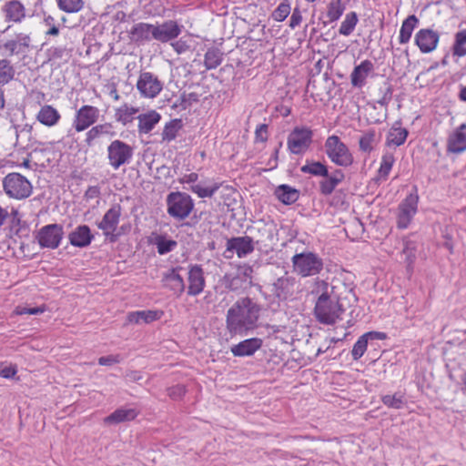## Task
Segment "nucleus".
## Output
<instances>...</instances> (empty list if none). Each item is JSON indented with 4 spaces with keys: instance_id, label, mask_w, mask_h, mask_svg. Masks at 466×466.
<instances>
[{
    "instance_id": "31",
    "label": "nucleus",
    "mask_w": 466,
    "mask_h": 466,
    "mask_svg": "<svg viewBox=\"0 0 466 466\" xmlns=\"http://www.w3.org/2000/svg\"><path fill=\"white\" fill-rule=\"evenodd\" d=\"M29 232V227L25 221H23L19 216L17 210H13L11 213V219L9 221L8 233L6 234L9 238L14 236L23 237L27 236Z\"/></svg>"
},
{
    "instance_id": "24",
    "label": "nucleus",
    "mask_w": 466,
    "mask_h": 466,
    "mask_svg": "<svg viewBox=\"0 0 466 466\" xmlns=\"http://www.w3.org/2000/svg\"><path fill=\"white\" fill-rule=\"evenodd\" d=\"M69 242L76 248H86L94 239V235L87 225H79L68 235Z\"/></svg>"
},
{
    "instance_id": "33",
    "label": "nucleus",
    "mask_w": 466,
    "mask_h": 466,
    "mask_svg": "<svg viewBox=\"0 0 466 466\" xmlns=\"http://www.w3.org/2000/svg\"><path fill=\"white\" fill-rule=\"evenodd\" d=\"M138 411L136 409L119 408L105 418L107 424H118L125 421H130L137 418Z\"/></svg>"
},
{
    "instance_id": "36",
    "label": "nucleus",
    "mask_w": 466,
    "mask_h": 466,
    "mask_svg": "<svg viewBox=\"0 0 466 466\" xmlns=\"http://www.w3.org/2000/svg\"><path fill=\"white\" fill-rule=\"evenodd\" d=\"M160 115L152 110L147 114H141L137 116L138 119V132L140 134L149 133L154 127L159 122Z\"/></svg>"
},
{
    "instance_id": "64",
    "label": "nucleus",
    "mask_w": 466,
    "mask_h": 466,
    "mask_svg": "<svg viewBox=\"0 0 466 466\" xmlns=\"http://www.w3.org/2000/svg\"><path fill=\"white\" fill-rule=\"evenodd\" d=\"M17 373L16 366L10 365L0 370V376L5 379H12Z\"/></svg>"
},
{
    "instance_id": "54",
    "label": "nucleus",
    "mask_w": 466,
    "mask_h": 466,
    "mask_svg": "<svg viewBox=\"0 0 466 466\" xmlns=\"http://www.w3.org/2000/svg\"><path fill=\"white\" fill-rule=\"evenodd\" d=\"M46 55L49 61L52 60H65L67 61L70 57L69 51L65 46H52L46 50Z\"/></svg>"
},
{
    "instance_id": "61",
    "label": "nucleus",
    "mask_w": 466,
    "mask_h": 466,
    "mask_svg": "<svg viewBox=\"0 0 466 466\" xmlns=\"http://www.w3.org/2000/svg\"><path fill=\"white\" fill-rule=\"evenodd\" d=\"M392 95H393V87L391 85H388L382 94V96L377 101V103L379 105H380L381 106L387 107L392 99Z\"/></svg>"
},
{
    "instance_id": "60",
    "label": "nucleus",
    "mask_w": 466,
    "mask_h": 466,
    "mask_svg": "<svg viewBox=\"0 0 466 466\" xmlns=\"http://www.w3.org/2000/svg\"><path fill=\"white\" fill-rule=\"evenodd\" d=\"M122 360L120 355H107L100 357L97 360L101 366H112L113 364L119 363Z\"/></svg>"
},
{
    "instance_id": "11",
    "label": "nucleus",
    "mask_w": 466,
    "mask_h": 466,
    "mask_svg": "<svg viewBox=\"0 0 466 466\" xmlns=\"http://www.w3.org/2000/svg\"><path fill=\"white\" fill-rule=\"evenodd\" d=\"M122 208L119 204H114L105 213L102 220L98 222L97 228L103 231L104 236L110 240L116 242L119 234L115 233L120 220Z\"/></svg>"
},
{
    "instance_id": "39",
    "label": "nucleus",
    "mask_w": 466,
    "mask_h": 466,
    "mask_svg": "<svg viewBox=\"0 0 466 466\" xmlns=\"http://www.w3.org/2000/svg\"><path fill=\"white\" fill-rule=\"evenodd\" d=\"M221 183L213 182L208 184L207 182H200L198 184L191 185L189 190L197 194L198 198H211L221 187Z\"/></svg>"
},
{
    "instance_id": "27",
    "label": "nucleus",
    "mask_w": 466,
    "mask_h": 466,
    "mask_svg": "<svg viewBox=\"0 0 466 466\" xmlns=\"http://www.w3.org/2000/svg\"><path fill=\"white\" fill-rule=\"evenodd\" d=\"M374 66L370 60H363L356 66L350 74V83L354 87H362L366 83V78L373 71Z\"/></svg>"
},
{
    "instance_id": "19",
    "label": "nucleus",
    "mask_w": 466,
    "mask_h": 466,
    "mask_svg": "<svg viewBox=\"0 0 466 466\" xmlns=\"http://www.w3.org/2000/svg\"><path fill=\"white\" fill-rule=\"evenodd\" d=\"M254 241L251 237H233L227 240V251L236 252L242 258L254 251Z\"/></svg>"
},
{
    "instance_id": "17",
    "label": "nucleus",
    "mask_w": 466,
    "mask_h": 466,
    "mask_svg": "<svg viewBox=\"0 0 466 466\" xmlns=\"http://www.w3.org/2000/svg\"><path fill=\"white\" fill-rule=\"evenodd\" d=\"M187 281L188 296H198L204 290L206 286V279L204 276V270L201 265L195 264L189 266Z\"/></svg>"
},
{
    "instance_id": "7",
    "label": "nucleus",
    "mask_w": 466,
    "mask_h": 466,
    "mask_svg": "<svg viewBox=\"0 0 466 466\" xmlns=\"http://www.w3.org/2000/svg\"><path fill=\"white\" fill-rule=\"evenodd\" d=\"M109 166L117 170L120 167L131 162L134 155V148L127 143L115 139L106 148Z\"/></svg>"
},
{
    "instance_id": "53",
    "label": "nucleus",
    "mask_w": 466,
    "mask_h": 466,
    "mask_svg": "<svg viewBox=\"0 0 466 466\" xmlns=\"http://www.w3.org/2000/svg\"><path fill=\"white\" fill-rule=\"evenodd\" d=\"M382 403L388 408L400 410L404 406L403 396L399 393H395L393 395H383L381 397Z\"/></svg>"
},
{
    "instance_id": "32",
    "label": "nucleus",
    "mask_w": 466,
    "mask_h": 466,
    "mask_svg": "<svg viewBox=\"0 0 466 466\" xmlns=\"http://www.w3.org/2000/svg\"><path fill=\"white\" fill-rule=\"evenodd\" d=\"M149 242L157 247L159 255H166L177 247V242L167 238L166 234L152 233Z\"/></svg>"
},
{
    "instance_id": "49",
    "label": "nucleus",
    "mask_w": 466,
    "mask_h": 466,
    "mask_svg": "<svg viewBox=\"0 0 466 466\" xmlns=\"http://www.w3.org/2000/svg\"><path fill=\"white\" fill-rule=\"evenodd\" d=\"M60 10L66 13H77L83 6V0H56Z\"/></svg>"
},
{
    "instance_id": "41",
    "label": "nucleus",
    "mask_w": 466,
    "mask_h": 466,
    "mask_svg": "<svg viewBox=\"0 0 466 466\" xmlns=\"http://www.w3.org/2000/svg\"><path fill=\"white\" fill-rule=\"evenodd\" d=\"M15 76V68L8 58L0 59V86L11 82Z\"/></svg>"
},
{
    "instance_id": "51",
    "label": "nucleus",
    "mask_w": 466,
    "mask_h": 466,
    "mask_svg": "<svg viewBox=\"0 0 466 466\" xmlns=\"http://www.w3.org/2000/svg\"><path fill=\"white\" fill-rule=\"evenodd\" d=\"M395 162V157L392 153H385L381 157L380 167L379 168V175L381 178L386 179L392 168Z\"/></svg>"
},
{
    "instance_id": "30",
    "label": "nucleus",
    "mask_w": 466,
    "mask_h": 466,
    "mask_svg": "<svg viewBox=\"0 0 466 466\" xmlns=\"http://www.w3.org/2000/svg\"><path fill=\"white\" fill-rule=\"evenodd\" d=\"M104 135L110 137L116 136V132L113 131V126L111 123L93 126L86 134L85 143L87 147H93L95 140Z\"/></svg>"
},
{
    "instance_id": "26",
    "label": "nucleus",
    "mask_w": 466,
    "mask_h": 466,
    "mask_svg": "<svg viewBox=\"0 0 466 466\" xmlns=\"http://www.w3.org/2000/svg\"><path fill=\"white\" fill-rule=\"evenodd\" d=\"M344 178L345 175L341 169L336 168L331 173L329 172L328 177L319 182V193L323 196L331 195Z\"/></svg>"
},
{
    "instance_id": "43",
    "label": "nucleus",
    "mask_w": 466,
    "mask_h": 466,
    "mask_svg": "<svg viewBox=\"0 0 466 466\" xmlns=\"http://www.w3.org/2000/svg\"><path fill=\"white\" fill-rule=\"evenodd\" d=\"M451 52L454 56L462 57L466 56V29L460 30L454 35Z\"/></svg>"
},
{
    "instance_id": "46",
    "label": "nucleus",
    "mask_w": 466,
    "mask_h": 466,
    "mask_svg": "<svg viewBox=\"0 0 466 466\" xmlns=\"http://www.w3.org/2000/svg\"><path fill=\"white\" fill-rule=\"evenodd\" d=\"M181 127V120L180 119H173L166 124L163 132H162V139L164 141L170 142L177 137V131Z\"/></svg>"
},
{
    "instance_id": "20",
    "label": "nucleus",
    "mask_w": 466,
    "mask_h": 466,
    "mask_svg": "<svg viewBox=\"0 0 466 466\" xmlns=\"http://www.w3.org/2000/svg\"><path fill=\"white\" fill-rule=\"evenodd\" d=\"M132 42L141 45L154 40V24L139 22L135 24L128 32Z\"/></svg>"
},
{
    "instance_id": "29",
    "label": "nucleus",
    "mask_w": 466,
    "mask_h": 466,
    "mask_svg": "<svg viewBox=\"0 0 466 466\" xmlns=\"http://www.w3.org/2000/svg\"><path fill=\"white\" fill-rule=\"evenodd\" d=\"M274 196L282 204L289 206L294 204L299 198L300 192L287 184H281L276 187Z\"/></svg>"
},
{
    "instance_id": "25",
    "label": "nucleus",
    "mask_w": 466,
    "mask_h": 466,
    "mask_svg": "<svg viewBox=\"0 0 466 466\" xmlns=\"http://www.w3.org/2000/svg\"><path fill=\"white\" fill-rule=\"evenodd\" d=\"M182 269L181 267L172 268L164 274L163 280L167 287L174 292L177 297H180L185 289L186 285L183 277L178 273Z\"/></svg>"
},
{
    "instance_id": "47",
    "label": "nucleus",
    "mask_w": 466,
    "mask_h": 466,
    "mask_svg": "<svg viewBox=\"0 0 466 466\" xmlns=\"http://www.w3.org/2000/svg\"><path fill=\"white\" fill-rule=\"evenodd\" d=\"M224 284L229 290L238 291L244 288L246 279L245 276H241L240 274H237L235 276L227 274L224 277Z\"/></svg>"
},
{
    "instance_id": "15",
    "label": "nucleus",
    "mask_w": 466,
    "mask_h": 466,
    "mask_svg": "<svg viewBox=\"0 0 466 466\" xmlns=\"http://www.w3.org/2000/svg\"><path fill=\"white\" fill-rule=\"evenodd\" d=\"M182 31V25H179L175 20H167L162 24H154V40L160 43H167L176 39Z\"/></svg>"
},
{
    "instance_id": "18",
    "label": "nucleus",
    "mask_w": 466,
    "mask_h": 466,
    "mask_svg": "<svg viewBox=\"0 0 466 466\" xmlns=\"http://www.w3.org/2000/svg\"><path fill=\"white\" fill-rule=\"evenodd\" d=\"M5 22L20 24L26 17V9L19 0L6 1L1 7Z\"/></svg>"
},
{
    "instance_id": "42",
    "label": "nucleus",
    "mask_w": 466,
    "mask_h": 466,
    "mask_svg": "<svg viewBox=\"0 0 466 466\" xmlns=\"http://www.w3.org/2000/svg\"><path fill=\"white\" fill-rule=\"evenodd\" d=\"M408 135L409 131L406 128L395 127L393 126L389 131L386 144L388 146L394 145L400 147L404 144Z\"/></svg>"
},
{
    "instance_id": "3",
    "label": "nucleus",
    "mask_w": 466,
    "mask_h": 466,
    "mask_svg": "<svg viewBox=\"0 0 466 466\" xmlns=\"http://www.w3.org/2000/svg\"><path fill=\"white\" fill-rule=\"evenodd\" d=\"M166 202L167 214L177 221L186 219L194 208L192 198L185 192H170Z\"/></svg>"
},
{
    "instance_id": "34",
    "label": "nucleus",
    "mask_w": 466,
    "mask_h": 466,
    "mask_svg": "<svg viewBox=\"0 0 466 466\" xmlns=\"http://www.w3.org/2000/svg\"><path fill=\"white\" fill-rule=\"evenodd\" d=\"M161 315L162 312L157 310L132 311L127 314V320L128 323L133 324H139L141 322L147 324L160 319Z\"/></svg>"
},
{
    "instance_id": "8",
    "label": "nucleus",
    "mask_w": 466,
    "mask_h": 466,
    "mask_svg": "<svg viewBox=\"0 0 466 466\" xmlns=\"http://www.w3.org/2000/svg\"><path fill=\"white\" fill-rule=\"evenodd\" d=\"M313 131L305 126L295 127L288 136L287 147L293 155L304 154L312 144Z\"/></svg>"
},
{
    "instance_id": "12",
    "label": "nucleus",
    "mask_w": 466,
    "mask_h": 466,
    "mask_svg": "<svg viewBox=\"0 0 466 466\" xmlns=\"http://www.w3.org/2000/svg\"><path fill=\"white\" fill-rule=\"evenodd\" d=\"M100 110L94 106L84 105L76 111L73 120V127L76 132L86 130L99 118Z\"/></svg>"
},
{
    "instance_id": "14",
    "label": "nucleus",
    "mask_w": 466,
    "mask_h": 466,
    "mask_svg": "<svg viewBox=\"0 0 466 466\" xmlns=\"http://www.w3.org/2000/svg\"><path fill=\"white\" fill-rule=\"evenodd\" d=\"M137 88L143 96L153 98L161 92L163 84L154 74L142 72L137 82Z\"/></svg>"
},
{
    "instance_id": "44",
    "label": "nucleus",
    "mask_w": 466,
    "mask_h": 466,
    "mask_svg": "<svg viewBox=\"0 0 466 466\" xmlns=\"http://www.w3.org/2000/svg\"><path fill=\"white\" fill-rule=\"evenodd\" d=\"M359 18L356 12H350L345 15L344 20L342 21L340 27L339 29V33L342 35H350L355 29L358 24Z\"/></svg>"
},
{
    "instance_id": "59",
    "label": "nucleus",
    "mask_w": 466,
    "mask_h": 466,
    "mask_svg": "<svg viewBox=\"0 0 466 466\" xmlns=\"http://www.w3.org/2000/svg\"><path fill=\"white\" fill-rule=\"evenodd\" d=\"M268 126L267 124H260L255 130V140L257 142H266L268 138Z\"/></svg>"
},
{
    "instance_id": "48",
    "label": "nucleus",
    "mask_w": 466,
    "mask_h": 466,
    "mask_svg": "<svg viewBox=\"0 0 466 466\" xmlns=\"http://www.w3.org/2000/svg\"><path fill=\"white\" fill-rule=\"evenodd\" d=\"M198 101H199V96L197 93H195V92L188 93V94L183 93L179 96V98L174 103L173 107L174 108L179 107L180 109L185 110L187 107H189L193 103H198Z\"/></svg>"
},
{
    "instance_id": "57",
    "label": "nucleus",
    "mask_w": 466,
    "mask_h": 466,
    "mask_svg": "<svg viewBox=\"0 0 466 466\" xmlns=\"http://www.w3.org/2000/svg\"><path fill=\"white\" fill-rule=\"evenodd\" d=\"M258 232L261 236L256 240L257 244L268 246V242H271L273 240V230L271 227L263 225L261 228H258Z\"/></svg>"
},
{
    "instance_id": "50",
    "label": "nucleus",
    "mask_w": 466,
    "mask_h": 466,
    "mask_svg": "<svg viewBox=\"0 0 466 466\" xmlns=\"http://www.w3.org/2000/svg\"><path fill=\"white\" fill-rule=\"evenodd\" d=\"M375 130H369L364 133L359 140L360 150L365 153H370L374 148L373 144L375 142Z\"/></svg>"
},
{
    "instance_id": "22",
    "label": "nucleus",
    "mask_w": 466,
    "mask_h": 466,
    "mask_svg": "<svg viewBox=\"0 0 466 466\" xmlns=\"http://www.w3.org/2000/svg\"><path fill=\"white\" fill-rule=\"evenodd\" d=\"M295 279L283 276L278 278L271 285L270 292L272 296L280 301L286 300L293 293Z\"/></svg>"
},
{
    "instance_id": "4",
    "label": "nucleus",
    "mask_w": 466,
    "mask_h": 466,
    "mask_svg": "<svg viewBox=\"0 0 466 466\" xmlns=\"http://www.w3.org/2000/svg\"><path fill=\"white\" fill-rule=\"evenodd\" d=\"M294 271L303 277L318 275L323 269V259L311 251L295 254L292 258Z\"/></svg>"
},
{
    "instance_id": "13",
    "label": "nucleus",
    "mask_w": 466,
    "mask_h": 466,
    "mask_svg": "<svg viewBox=\"0 0 466 466\" xmlns=\"http://www.w3.org/2000/svg\"><path fill=\"white\" fill-rule=\"evenodd\" d=\"M413 191L410 193L405 199L400 203L399 207V215H398V228H406L412 217L417 212L419 196L417 194V187H413Z\"/></svg>"
},
{
    "instance_id": "10",
    "label": "nucleus",
    "mask_w": 466,
    "mask_h": 466,
    "mask_svg": "<svg viewBox=\"0 0 466 466\" xmlns=\"http://www.w3.org/2000/svg\"><path fill=\"white\" fill-rule=\"evenodd\" d=\"M64 237V228L60 224H49L42 227L35 238L42 248L56 249Z\"/></svg>"
},
{
    "instance_id": "28",
    "label": "nucleus",
    "mask_w": 466,
    "mask_h": 466,
    "mask_svg": "<svg viewBox=\"0 0 466 466\" xmlns=\"http://www.w3.org/2000/svg\"><path fill=\"white\" fill-rule=\"evenodd\" d=\"M448 151L461 153L466 150V124H461L448 139Z\"/></svg>"
},
{
    "instance_id": "6",
    "label": "nucleus",
    "mask_w": 466,
    "mask_h": 466,
    "mask_svg": "<svg viewBox=\"0 0 466 466\" xmlns=\"http://www.w3.org/2000/svg\"><path fill=\"white\" fill-rule=\"evenodd\" d=\"M5 194L15 199L27 198L33 190L31 182L19 173H9L3 180Z\"/></svg>"
},
{
    "instance_id": "23",
    "label": "nucleus",
    "mask_w": 466,
    "mask_h": 466,
    "mask_svg": "<svg viewBox=\"0 0 466 466\" xmlns=\"http://www.w3.org/2000/svg\"><path fill=\"white\" fill-rule=\"evenodd\" d=\"M387 338L385 332L380 331H369L361 335L353 345L351 356L354 360H360L367 350L368 342L370 340H383Z\"/></svg>"
},
{
    "instance_id": "45",
    "label": "nucleus",
    "mask_w": 466,
    "mask_h": 466,
    "mask_svg": "<svg viewBox=\"0 0 466 466\" xmlns=\"http://www.w3.org/2000/svg\"><path fill=\"white\" fill-rule=\"evenodd\" d=\"M345 11V5L342 4V0H332L328 5L327 17L329 23H333L339 19Z\"/></svg>"
},
{
    "instance_id": "35",
    "label": "nucleus",
    "mask_w": 466,
    "mask_h": 466,
    "mask_svg": "<svg viewBox=\"0 0 466 466\" xmlns=\"http://www.w3.org/2000/svg\"><path fill=\"white\" fill-rule=\"evenodd\" d=\"M60 117L59 112L49 105L43 106L36 116V119L46 127L56 125Z\"/></svg>"
},
{
    "instance_id": "40",
    "label": "nucleus",
    "mask_w": 466,
    "mask_h": 466,
    "mask_svg": "<svg viewBox=\"0 0 466 466\" xmlns=\"http://www.w3.org/2000/svg\"><path fill=\"white\" fill-rule=\"evenodd\" d=\"M223 52L216 46L209 47L204 56V65L207 70L217 68L223 61Z\"/></svg>"
},
{
    "instance_id": "63",
    "label": "nucleus",
    "mask_w": 466,
    "mask_h": 466,
    "mask_svg": "<svg viewBox=\"0 0 466 466\" xmlns=\"http://www.w3.org/2000/svg\"><path fill=\"white\" fill-rule=\"evenodd\" d=\"M171 46L177 54H183L190 48L187 41L183 40L182 38L172 43Z\"/></svg>"
},
{
    "instance_id": "55",
    "label": "nucleus",
    "mask_w": 466,
    "mask_h": 466,
    "mask_svg": "<svg viewBox=\"0 0 466 466\" xmlns=\"http://www.w3.org/2000/svg\"><path fill=\"white\" fill-rule=\"evenodd\" d=\"M137 112V109L134 107H128L124 106L117 109L116 113V120L121 122L123 125H127L133 121V116Z\"/></svg>"
},
{
    "instance_id": "2",
    "label": "nucleus",
    "mask_w": 466,
    "mask_h": 466,
    "mask_svg": "<svg viewBox=\"0 0 466 466\" xmlns=\"http://www.w3.org/2000/svg\"><path fill=\"white\" fill-rule=\"evenodd\" d=\"M317 292H321L319 296L314 308V315L317 320L325 325H333L337 319H339L342 312H344L343 298L339 290L343 289L347 291L348 295L355 299V294L352 289H349L342 281H338V285H331L329 290V284L325 280L316 279Z\"/></svg>"
},
{
    "instance_id": "21",
    "label": "nucleus",
    "mask_w": 466,
    "mask_h": 466,
    "mask_svg": "<svg viewBox=\"0 0 466 466\" xmlns=\"http://www.w3.org/2000/svg\"><path fill=\"white\" fill-rule=\"evenodd\" d=\"M263 339L260 338L246 339L239 343L233 345L230 349L234 357H250L261 349Z\"/></svg>"
},
{
    "instance_id": "56",
    "label": "nucleus",
    "mask_w": 466,
    "mask_h": 466,
    "mask_svg": "<svg viewBox=\"0 0 466 466\" xmlns=\"http://www.w3.org/2000/svg\"><path fill=\"white\" fill-rule=\"evenodd\" d=\"M403 254L406 256L408 265H411L416 258V244L410 239L403 240Z\"/></svg>"
},
{
    "instance_id": "62",
    "label": "nucleus",
    "mask_w": 466,
    "mask_h": 466,
    "mask_svg": "<svg viewBox=\"0 0 466 466\" xmlns=\"http://www.w3.org/2000/svg\"><path fill=\"white\" fill-rule=\"evenodd\" d=\"M302 21V15L299 7H295L290 16L289 26L294 29L300 25Z\"/></svg>"
},
{
    "instance_id": "52",
    "label": "nucleus",
    "mask_w": 466,
    "mask_h": 466,
    "mask_svg": "<svg viewBox=\"0 0 466 466\" xmlns=\"http://www.w3.org/2000/svg\"><path fill=\"white\" fill-rule=\"evenodd\" d=\"M291 6L289 0H282L278 7L272 12L271 17L277 22L284 21L290 14Z\"/></svg>"
},
{
    "instance_id": "16",
    "label": "nucleus",
    "mask_w": 466,
    "mask_h": 466,
    "mask_svg": "<svg viewBox=\"0 0 466 466\" xmlns=\"http://www.w3.org/2000/svg\"><path fill=\"white\" fill-rule=\"evenodd\" d=\"M439 41V33L430 28L420 29L415 35V45L419 47L420 51L424 54L435 50Z\"/></svg>"
},
{
    "instance_id": "37",
    "label": "nucleus",
    "mask_w": 466,
    "mask_h": 466,
    "mask_svg": "<svg viewBox=\"0 0 466 466\" xmlns=\"http://www.w3.org/2000/svg\"><path fill=\"white\" fill-rule=\"evenodd\" d=\"M303 174H309L314 177H320L325 179L329 175L328 166L320 161L307 160L306 164L300 167Z\"/></svg>"
},
{
    "instance_id": "58",
    "label": "nucleus",
    "mask_w": 466,
    "mask_h": 466,
    "mask_svg": "<svg viewBox=\"0 0 466 466\" xmlns=\"http://www.w3.org/2000/svg\"><path fill=\"white\" fill-rule=\"evenodd\" d=\"M186 394V388L184 385H175L167 389V395L174 400H180Z\"/></svg>"
},
{
    "instance_id": "9",
    "label": "nucleus",
    "mask_w": 466,
    "mask_h": 466,
    "mask_svg": "<svg viewBox=\"0 0 466 466\" xmlns=\"http://www.w3.org/2000/svg\"><path fill=\"white\" fill-rule=\"evenodd\" d=\"M32 37L30 34L19 32L15 33L6 41L0 40V50H4L8 56H25L32 49Z\"/></svg>"
},
{
    "instance_id": "38",
    "label": "nucleus",
    "mask_w": 466,
    "mask_h": 466,
    "mask_svg": "<svg viewBox=\"0 0 466 466\" xmlns=\"http://www.w3.org/2000/svg\"><path fill=\"white\" fill-rule=\"evenodd\" d=\"M419 24L415 15H409L403 22L400 30L399 41L400 44H407L411 37L412 32Z\"/></svg>"
},
{
    "instance_id": "5",
    "label": "nucleus",
    "mask_w": 466,
    "mask_h": 466,
    "mask_svg": "<svg viewBox=\"0 0 466 466\" xmlns=\"http://www.w3.org/2000/svg\"><path fill=\"white\" fill-rule=\"evenodd\" d=\"M324 148L329 160L339 167H348L354 162L353 156L349 147L336 135L328 137Z\"/></svg>"
},
{
    "instance_id": "1",
    "label": "nucleus",
    "mask_w": 466,
    "mask_h": 466,
    "mask_svg": "<svg viewBox=\"0 0 466 466\" xmlns=\"http://www.w3.org/2000/svg\"><path fill=\"white\" fill-rule=\"evenodd\" d=\"M261 310V305L249 297L234 302L226 313V330L230 338L246 337L257 329Z\"/></svg>"
}]
</instances>
